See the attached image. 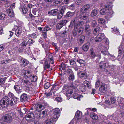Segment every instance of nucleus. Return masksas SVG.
Segmentation results:
<instances>
[{"instance_id": "1", "label": "nucleus", "mask_w": 124, "mask_h": 124, "mask_svg": "<svg viewBox=\"0 0 124 124\" xmlns=\"http://www.w3.org/2000/svg\"><path fill=\"white\" fill-rule=\"evenodd\" d=\"M17 101V99L15 97L10 99L8 96H5L0 101V104L2 107H7L9 105L10 106L15 104Z\"/></svg>"}, {"instance_id": "2", "label": "nucleus", "mask_w": 124, "mask_h": 124, "mask_svg": "<svg viewBox=\"0 0 124 124\" xmlns=\"http://www.w3.org/2000/svg\"><path fill=\"white\" fill-rule=\"evenodd\" d=\"M74 26V29L72 31L73 35L74 37L76 36L77 35L78 31V23L76 18H74L70 22V24L69 27L72 28Z\"/></svg>"}, {"instance_id": "3", "label": "nucleus", "mask_w": 124, "mask_h": 124, "mask_svg": "<svg viewBox=\"0 0 124 124\" xmlns=\"http://www.w3.org/2000/svg\"><path fill=\"white\" fill-rule=\"evenodd\" d=\"M68 20L62 19L58 23L56 26L57 29H60L63 26H65L68 22Z\"/></svg>"}, {"instance_id": "4", "label": "nucleus", "mask_w": 124, "mask_h": 124, "mask_svg": "<svg viewBox=\"0 0 124 124\" xmlns=\"http://www.w3.org/2000/svg\"><path fill=\"white\" fill-rule=\"evenodd\" d=\"M4 121L9 123L12 122V118L11 115L9 114H6L3 116L2 118Z\"/></svg>"}, {"instance_id": "5", "label": "nucleus", "mask_w": 124, "mask_h": 124, "mask_svg": "<svg viewBox=\"0 0 124 124\" xmlns=\"http://www.w3.org/2000/svg\"><path fill=\"white\" fill-rule=\"evenodd\" d=\"M98 48L99 50L101 51V53L105 55H107V48L104 46L100 44L98 45Z\"/></svg>"}, {"instance_id": "6", "label": "nucleus", "mask_w": 124, "mask_h": 124, "mask_svg": "<svg viewBox=\"0 0 124 124\" xmlns=\"http://www.w3.org/2000/svg\"><path fill=\"white\" fill-rule=\"evenodd\" d=\"M28 113V114L26 115L25 116L26 120L29 122L34 121L35 118L34 114L29 112Z\"/></svg>"}, {"instance_id": "7", "label": "nucleus", "mask_w": 124, "mask_h": 124, "mask_svg": "<svg viewBox=\"0 0 124 124\" xmlns=\"http://www.w3.org/2000/svg\"><path fill=\"white\" fill-rule=\"evenodd\" d=\"M103 30V29L102 27L98 25L95 28L92 29V30L93 34L96 35L99 32H102Z\"/></svg>"}, {"instance_id": "8", "label": "nucleus", "mask_w": 124, "mask_h": 124, "mask_svg": "<svg viewBox=\"0 0 124 124\" xmlns=\"http://www.w3.org/2000/svg\"><path fill=\"white\" fill-rule=\"evenodd\" d=\"M107 87L106 84L101 83V85L99 88V90L101 94H103L105 93Z\"/></svg>"}, {"instance_id": "9", "label": "nucleus", "mask_w": 124, "mask_h": 124, "mask_svg": "<svg viewBox=\"0 0 124 124\" xmlns=\"http://www.w3.org/2000/svg\"><path fill=\"white\" fill-rule=\"evenodd\" d=\"M90 8V5L89 4L84 5L80 8L81 13H84L86 12Z\"/></svg>"}, {"instance_id": "10", "label": "nucleus", "mask_w": 124, "mask_h": 124, "mask_svg": "<svg viewBox=\"0 0 124 124\" xmlns=\"http://www.w3.org/2000/svg\"><path fill=\"white\" fill-rule=\"evenodd\" d=\"M22 75L25 77L30 78L32 75L31 73L28 70H24L22 72Z\"/></svg>"}, {"instance_id": "11", "label": "nucleus", "mask_w": 124, "mask_h": 124, "mask_svg": "<svg viewBox=\"0 0 124 124\" xmlns=\"http://www.w3.org/2000/svg\"><path fill=\"white\" fill-rule=\"evenodd\" d=\"M89 57L91 59H93L96 57L95 52L93 48L90 49L89 51Z\"/></svg>"}, {"instance_id": "12", "label": "nucleus", "mask_w": 124, "mask_h": 124, "mask_svg": "<svg viewBox=\"0 0 124 124\" xmlns=\"http://www.w3.org/2000/svg\"><path fill=\"white\" fill-rule=\"evenodd\" d=\"M6 11L9 16L11 17H13L14 16V13L12 8H9Z\"/></svg>"}, {"instance_id": "13", "label": "nucleus", "mask_w": 124, "mask_h": 124, "mask_svg": "<svg viewBox=\"0 0 124 124\" xmlns=\"http://www.w3.org/2000/svg\"><path fill=\"white\" fill-rule=\"evenodd\" d=\"M60 110L58 108H56L54 109L53 113L54 115L53 116H54V117H55L58 118L60 116Z\"/></svg>"}, {"instance_id": "14", "label": "nucleus", "mask_w": 124, "mask_h": 124, "mask_svg": "<svg viewBox=\"0 0 124 124\" xmlns=\"http://www.w3.org/2000/svg\"><path fill=\"white\" fill-rule=\"evenodd\" d=\"M78 77L80 78L83 77H87V74L86 71L85 70L80 71L78 73Z\"/></svg>"}, {"instance_id": "15", "label": "nucleus", "mask_w": 124, "mask_h": 124, "mask_svg": "<svg viewBox=\"0 0 124 124\" xmlns=\"http://www.w3.org/2000/svg\"><path fill=\"white\" fill-rule=\"evenodd\" d=\"M105 9H103L100 10V13L101 15H104L106 13L107 10H108L109 6L108 5H105L104 6Z\"/></svg>"}, {"instance_id": "16", "label": "nucleus", "mask_w": 124, "mask_h": 124, "mask_svg": "<svg viewBox=\"0 0 124 124\" xmlns=\"http://www.w3.org/2000/svg\"><path fill=\"white\" fill-rule=\"evenodd\" d=\"M35 108L36 109V111L38 112H39L41 111L43 109L42 105L41 103H38L35 104Z\"/></svg>"}, {"instance_id": "17", "label": "nucleus", "mask_w": 124, "mask_h": 124, "mask_svg": "<svg viewBox=\"0 0 124 124\" xmlns=\"http://www.w3.org/2000/svg\"><path fill=\"white\" fill-rule=\"evenodd\" d=\"M58 9H54L48 12V14L50 15L56 16L58 14Z\"/></svg>"}, {"instance_id": "18", "label": "nucleus", "mask_w": 124, "mask_h": 124, "mask_svg": "<svg viewBox=\"0 0 124 124\" xmlns=\"http://www.w3.org/2000/svg\"><path fill=\"white\" fill-rule=\"evenodd\" d=\"M21 65L23 67H25L29 63V62L24 59L22 58L21 60Z\"/></svg>"}, {"instance_id": "19", "label": "nucleus", "mask_w": 124, "mask_h": 124, "mask_svg": "<svg viewBox=\"0 0 124 124\" xmlns=\"http://www.w3.org/2000/svg\"><path fill=\"white\" fill-rule=\"evenodd\" d=\"M28 99L27 94L23 93L21 96L20 101L22 102H24L27 100Z\"/></svg>"}, {"instance_id": "20", "label": "nucleus", "mask_w": 124, "mask_h": 124, "mask_svg": "<svg viewBox=\"0 0 124 124\" xmlns=\"http://www.w3.org/2000/svg\"><path fill=\"white\" fill-rule=\"evenodd\" d=\"M43 61H44V62L43 65L44 70H46V69L49 68L50 67V63H49L46 59L44 60H43Z\"/></svg>"}, {"instance_id": "21", "label": "nucleus", "mask_w": 124, "mask_h": 124, "mask_svg": "<svg viewBox=\"0 0 124 124\" xmlns=\"http://www.w3.org/2000/svg\"><path fill=\"white\" fill-rule=\"evenodd\" d=\"M89 46V44L88 43H86L82 46V49L84 51L86 52L88 50Z\"/></svg>"}, {"instance_id": "22", "label": "nucleus", "mask_w": 124, "mask_h": 124, "mask_svg": "<svg viewBox=\"0 0 124 124\" xmlns=\"http://www.w3.org/2000/svg\"><path fill=\"white\" fill-rule=\"evenodd\" d=\"M90 25L92 28L96 27L97 24V23L95 20H90Z\"/></svg>"}, {"instance_id": "23", "label": "nucleus", "mask_w": 124, "mask_h": 124, "mask_svg": "<svg viewBox=\"0 0 124 124\" xmlns=\"http://www.w3.org/2000/svg\"><path fill=\"white\" fill-rule=\"evenodd\" d=\"M22 32V29L21 27H19V28L15 32L16 36L17 37H19L20 34Z\"/></svg>"}, {"instance_id": "24", "label": "nucleus", "mask_w": 124, "mask_h": 124, "mask_svg": "<svg viewBox=\"0 0 124 124\" xmlns=\"http://www.w3.org/2000/svg\"><path fill=\"white\" fill-rule=\"evenodd\" d=\"M13 59H6L5 60H4L1 61L0 62L1 64H6L12 61H13Z\"/></svg>"}, {"instance_id": "25", "label": "nucleus", "mask_w": 124, "mask_h": 124, "mask_svg": "<svg viewBox=\"0 0 124 124\" xmlns=\"http://www.w3.org/2000/svg\"><path fill=\"white\" fill-rule=\"evenodd\" d=\"M82 112L79 111H77L75 113V117L78 120L81 118Z\"/></svg>"}, {"instance_id": "26", "label": "nucleus", "mask_w": 124, "mask_h": 124, "mask_svg": "<svg viewBox=\"0 0 124 124\" xmlns=\"http://www.w3.org/2000/svg\"><path fill=\"white\" fill-rule=\"evenodd\" d=\"M83 84L84 86L86 87H87L88 88H90L91 87V84L90 82L87 80H85L84 81Z\"/></svg>"}, {"instance_id": "27", "label": "nucleus", "mask_w": 124, "mask_h": 124, "mask_svg": "<svg viewBox=\"0 0 124 124\" xmlns=\"http://www.w3.org/2000/svg\"><path fill=\"white\" fill-rule=\"evenodd\" d=\"M90 116V117L94 120H97L98 118L97 116L92 111L91 112Z\"/></svg>"}, {"instance_id": "28", "label": "nucleus", "mask_w": 124, "mask_h": 124, "mask_svg": "<svg viewBox=\"0 0 124 124\" xmlns=\"http://www.w3.org/2000/svg\"><path fill=\"white\" fill-rule=\"evenodd\" d=\"M14 89L18 94H19L21 92V90L19 86L17 85H15L14 87Z\"/></svg>"}, {"instance_id": "29", "label": "nucleus", "mask_w": 124, "mask_h": 124, "mask_svg": "<svg viewBox=\"0 0 124 124\" xmlns=\"http://www.w3.org/2000/svg\"><path fill=\"white\" fill-rule=\"evenodd\" d=\"M83 14L84 13H81L79 16L78 17L79 18H80L81 19H86L88 18V16H86L83 15Z\"/></svg>"}, {"instance_id": "30", "label": "nucleus", "mask_w": 124, "mask_h": 124, "mask_svg": "<svg viewBox=\"0 0 124 124\" xmlns=\"http://www.w3.org/2000/svg\"><path fill=\"white\" fill-rule=\"evenodd\" d=\"M68 79L70 81H73L75 79V76L74 73H71L70 74L68 77Z\"/></svg>"}, {"instance_id": "31", "label": "nucleus", "mask_w": 124, "mask_h": 124, "mask_svg": "<svg viewBox=\"0 0 124 124\" xmlns=\"http://www.w3.org/2000/svg\"><path fill=\"white\" fill-rule=\"evenodd\" d=\"M58 118L57 117H54V116H53L52 118H51L49 120L50 124H54L57 120Z\"/></svg>"}, {"instance_id": "32", "label": "nucleus", "mask_w": 124, "mask_h": 124, "mask_svg": "<svg viewBox=\"0 0 124 124\" xmlns=\"http://www.w3.org/2000/svg\"><path fill=\"white\" fill-rule=\"evenodd\" d=\"M75 14V12L69 11L67 13L65 16L67 17H71L73 16Z\"/></svg>"}, {"instance_id": "33", "label": "nucleus", "mask_w": 124, "mask_h": 124, "mask_svg": "<svg viewBox=\"0 0 124 124\" xmlns=\"http://www.w3.org/2000/svg\"><path fill=\"white\" fill-rule=\"evenodd\" d=\"M97 14V11L96 10H92L90 16L91 17H93L96 15Z\"/></svg>"}, {"instance_id": "34", "label": "nucleus", "mask_w": 124, "mask_h": 124, "mask_svg": "<svg viewBox=\"0 0 124 124\" xmlns=\"http://www.w3.org/2000/svg\"><path fill=\"white\" fill-rule=\"evenodd\" d=\"M98 23L103 25L105 23V21L104 19L102 18H98Z\"/></svg>"}, {"instance_id": "35", "label": "nucleus", "mask_w": 124, "mask_h": 124, "mask_svg": "<svg viewBox=\"0 0 124 124\" xmlns=\"http://www.w3.org/2000/svg\"><path fill=\"white\" fill-rule=\"evenodd\" d=\"M20 39L18 38H14L11 41V43L13 44L18 43L19 42Z\"/></svg>"}, {"instance_id": "36", "label": "nucleus", "mask_w": 124, "mask_h": 124, "mask_svg": "<svg viewBox=\"0 0 124 124\" xmlns=\"http://www.w3.org/2000/svg\"><path fill=\"white\" fill-rule=\"evenodd\" d=\"M95 41L96 42H99L101 41L102 39L100 37L99 35L98 34L95 38Z\"/></svg>"}, {"instance_id": "37", "label": "nucleus", "mask_w": 124, "mask_h": 124, "mask_svg": "<svg viewBox=\"0 0 124 124\" xmlns=\"http://www.w3.org/2000/svg\"><path fill=\"white\" fill-rule=\"evenodd\" d=\"M104 62H105V61H102L100 62L99 66L101 69H102L105 66V63H104Z\"/></svg>"}, {"instance_id": "38", "label": "nucleus", "mask_w": 124, "mask_h": 124, "mask_svg": "<svg viewBox=\"0 0 124 124\" xmlns=\"http://www.w3.org/2000/svg\"><path fill=\"white\" fill-rule=\"evenodd\" d=\"M85 38V37L82 35L80 36L79 39V41L81 44L83 43Z\"/></svg>"}, {"instance_id": "39", "label": "nucleus", "mask_w": 124, "mask_h": 124, "mask_svg": "<svg viewBox=\"0 0 124 124\" xmlns=\"http://www.w3.org/2000/svg\"><path fill=\"white\" fill-rule=\"evenodd\" d=\"M31 77V81L32 82H35L37 80V77L36 76H32Z\"/></svg>"}, {"instance_id": "40", "label": "nucleus", "mask_w": 124, "mask_h": 124, "mask_svg": "<svg viewBox=\"0 0 124 124\" xmlns=\"http://www.w3.org/2000/svg\"><path fill=\"white\" fill-rule=\"evenodd\" d=\"M36 109L35 108L34 109L32 108L30 110V111L29 112L31 113H32L36 115L37 114V111H36Z\"/></svg>"}, {"instance_id": "41", "label": "nucleus", "mask_w": 124, "mask_h": 124, "mask_svg": "<svg viewBox=\"0 0 124 124\" xmlns=\"http://www.w3.org/2000/svg\"><path fill=\"white\" fill-rule=\"evenodd\" d=\"M66 67V65L64 63H62L60 67L59 68L60 70L62 71L63 70H65Z\"/></svg>"}, {"instance_id": "42", "label": "nucleus", "mask_w": 124, "mask_h": 124, "mask_svg": "<svg viewBox=\"0 0 124 124\" xmlns=\"http://www.w3.org/2000/svg\"><path fill=\"white\" fill-rule=\"evenodd\" d=\"M51 28L49 27V26H46L43 29L42 32L44 31L46 32L50 30Z\"/></svg>"}, {"instance_id": "43", "label": "nucleus", "mask_w": 124, "mask_h": 124, "mask_svg": "<svg viewBox=\"0 0 124 124\" xmlns=\"http://www.w3.org/2000/svg\"><path fill=\"white\" fill-rule=\"evenodd\" d=\"M78 32L79 34L78 35H79L81 34L83 32V28L81 27H80L79 28H78Z\"/></svg>"}, {"instance_id": "44", "label": "nucleus", "mask_w": 124, "mask_h": 124, "mask_svg": "<svg viewBox=\"0 0 124 124\" xmlns=\"http://www.w3.org/2000/svg\"><path fill=\"white\" fill-rule=\"evenodd\" d=\"M65 10V7H63L60 10L59 14L63 16Z\"/></svg>"}, {"instance_id": "45", "label": "nucleus", "mask_w": 124, "mask_h": 124, "mask_svg": "<svg viewBox=\"0 0 124 124\" xmlns=\"http://www.w3.org/2000/svg\"><path fill=\"white\" fill-rule=\"evenodd\" d=\"M27 43L26 41H23L20 44V46L23 47L24 48L26 47L27 45Z\"/></svg>"}, {"instance_id": "46", "label": "nucleus", "mask_w": 124, "mask_h": 124, "mask_svg": "<svg viewBox=\"0 0 124 124\" xmlns=\"http://www.w3.org/2000/svg\"><path fill=\"white\" fill-rule=\"evenodd\" d=\"M6 80L5 78H0V85L4 83Z\"/></svg>"}, {"instance_id": "47", "label": "nucleus", "mask_w": 124, "mask_h": 124, "mask_svg": "<svg viewBox=\"0 0 124 124\" xmlns=\"http://www.w3.org/2000/svg\"><path fill=\"white\" fill-rule=\"evenodd\" d=\"M5 15L3 13L1 12L0 14V19H3L5 17Z\"/></svg>"}, {"instance_id": "48", "label": "nucleus", "mask_w": 124, "mask_h": 124, "mask_svg": "<svg viewBox=\"0 0 124 124\" xmlns=\"http://www.w3.org/2000/svg\"><path fill=\"white\" fill-rule=\"evenodd\" d=\"M50 86V84L49 83L47 82L45 84L44 87L45 88L48 89Z\"/></svg>"}, {"instance_id": "49", "label": "nucleus", "mask_w": 124, "mask_h": 124, "mask_svg": "<svg viewBox=\"0 0 124 124\" xmlns=\"http://www.w3.org/2000/svg\"><path fill=\"white\" fill-rule=\"evenodd\" d=\"M29 14L30 18L32 20H34L35 19H36V18H37V17L33 16L31 12H29Z\"/></svg>"}, {"instance_id": "50", "label": "nucleus", "mask_w": 124, "mask_h": 124, "mask_svg": "<svg viewBox=\"0 0 124 124\" xmlns=\"http://www.w3.org/2000/svg\"><path fill=\"white\" fill-rule=\"evenodd\" d=\"M37 116H36V117L38 119H39L41 118V116L42 115V114L40 113L39 112H37L36 114Z\"/></svg>"}, {"instance_id": "51", "label": "nucleus", "mask_w": 124, "mask_h": 124, "mask_svg": "<svg viewBox=\"0 0 124 124\" xmlns=\"http://www.w3.org/2000/svg\"><path fill=\"white\" fill-rule=\"evenodd\" d=\"M24 83L25 84L28 85H30L32 84L31 82L28 80L27 79H26L24 80Z\"/></svg>"}, {"instance_id": "52", "label": "nucleus", "mask_w": 124, "mask_h": 124, "mask_svg": "<svg viewBox=\"0 0 124 124\" xmlns=\"http://www.w3.org/2000/svg\"><path fill=\"white\" fill-rule=\"evenodd\" d=\"M55 100L58 102H60L62 101V99L61 97H57L55 98Z\"/></svg>"}, {"instance_id": "53", "label": "nucleus", "mask_w": 124, "mask_h": 124, "mask_svg": "<svg viewBox=\"0 0 124 124\" xmlns=\"http://www.w3.org/2000/svg\"><path fill=\"white\" fill-rule=\"evenodd\" d=\"M34 42V41L31 39H29L27 41V43L30 46Z\"/></svg>"}, {"instance_id": "54", "label": "nucleus", "mask_w": 124, "mask_h": 124, "mask_svg": "<svg viewBox=\"0 0 124 124\" xmlns=\"http://www.w3.org/2000/svg\"><path fill=\"white\" fill-rule=\"evenodd\" d=\"M22 10L24 13L26 14L28 11V9L26 7H24L22 8Z\"/></svg>"}, {"instance_id": "55", "label": "nucleus", "mask_w": 124, "mask_h": 124, "mask_svg": "<svg viewBox=\"0 0 124 124\" xmlns=\"http://www.w3.org/2000/svg\"><path fill=\"white\" fill-rule=\"evenodd\" d=\"M104 63H105V66L108 68H110L111 66L110 65H109V63L108 62V61H105V62Z\"/></svg>"}, {"instance_id": "56", "label": "nucleus", "mask_w": 124, "mask_h": 124, "mask_svg": "<svg viewBox=\"0 0 124 124\" xmlns=\"http://www.w3.org/2000/svg\"><path fill=\"white\" fill-rule=\"evenodd\" d=\"M8 95L11 98V99H13L15 97L17 99V98L14 96V95L11 92H10L8 93Z\"/></svg>"}, {"instance_id": "57", "label": "nucleus", "mask_w": 124, "mask_h": 124, "mask_svg": "<svg viewBox=\"0 0 124 124\" xmlns=\"http://www.w3.org/2000/svg\"><path fill=\"white\" fill-rule=\"evenodd\" d=\"M72 92L71 91H67L66 93V95L70 97H71L72 96L71 95L72 94Z\"/></svg>"}, {"instance_id": "58", "label": "nucleus", "mask_w": 124, "mask_h": 124, "mask_svg": "<svg viewBox=\"0 0 124 124\" xmlns=\"http://www.w3.org/2000/svg\"><path fill=\"white\" fill-rule=\"evenodd\" d=\"M66 72L67 73L69 74H70L71 73H73V71L72 70L69 68L67 69Z\"/></svg>"}, {"instance_id": "59", "label": "nucleus", "mask_w": 124, "mask_h": 124, "mask_svg": "<svg viewBox=\"0 0 124 124\" xmlns=\"http://www.w3.org/2000/svg\"><path fill=\"white\" fill-rule=\"evenodd\" d=\"M108 11H107L106 14H107L108 15H109V16L112 15L113 13V11L111 10H109L108 9V10H107Z\"/></svg>"}, {"instance_id": "60", "label": "nucleus", "mask_w": 124, "mask_h": 124, "mask_svg": "<svg viewBox=\"0 0 124 124\" xmlns=\"http://www.w3.org/2000/svg\"><path fill=\"white\" fill-rule=\"evenodd\" d=\"M41 104L42 105V107L43 109L48 105L47 103L45 102H43Z\"/></svg>"}, {"instance_id": "61", "label": "nucleus", "mask_w": 124, "mask_h": 124, "mask_svg": "<svg viewBox=\"0 0 124 124\" xmlns=\"http://www.w3.org/2000/svg\"><path fill=\"white\" fill-rule=\"evenodd\" d=\"M85 31L86 33V34L88 35L89 36L91 34V29L85 30Z\"/></svg>"}, {"instance_id": "62", "label": "nucleus", "mask_w": 124, "mask_h": 124, "mask_svg": "<svg viewBox=\"0 0 124 124\" xmlns=\"http://www.w3.org/2000/svg\"><path fill=\"white\" fill-rule=\"evenodd\" d=\"M85 31L86 33V34L88 35L89 36L91 34V29L85 30Z\"/></svg>"}, {"instance_id": "63", "label": "nucleus", "mask_w": 124, "mask_h": 124, "mask_svg": "<svg viewBox=\"0 0 124 124\" xmlns=\"http://www.w3.org/2000/svg\"><path fill=\"white\" fill-rule=\"evenodd\" d=\"M73 98L74 99H79V95L77 94H74L73 95Z\"/></svg>"}, {"instance_id": "64", "label": "nucleus", "mask_w": 124, "mask_h": 124, "mask_svg": "<svg viewBox=\"0 0 124 124\" xmlns=\"http://www.w3.org/2000/svg\"><path fill=\"white\" fill-rule=\"evenodd\" d=\"M77 61L80 64V65L84 64V61L80 59L79 60H77Z\"/></svg>"}]
</instances>
